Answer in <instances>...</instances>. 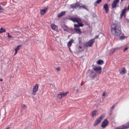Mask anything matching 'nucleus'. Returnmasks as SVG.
<instances>
[{
  "label": "nucleus",
  "mask_w": 129,
  "mask_h": 129,
  "mask_svg": "<svg viewBox=\"0 0 129 129\" xmlns=\"http://www.w3.org/2000/svg\"><path fill=\"white\" fill-rule=\"evenodd\" d=\"M121 28L115 24L111 25V32L114 37L119 36L121 33Z\"/></svg>",
  "instance_id": "obj_1"
},
{
  "label": "nucleus",
  "mask_w": 129,
  "mask_h": 129,
  "mask_svg": "<svg viewBox=\"0 0 129 129\" xmlns=\"http://www.w3.org/2000/svg\"><path fill=\"white\" fill-rule=\"evenodd\" d=\"M104 117V115H102L99 118H97L93 124L94 126H95L100 123Z\"/></svg>",
  "instance_id": "obj_2"
},
{
  "label": "nucleus",
  "mask_w": 129,
  "mask_h": 129,
  "mask_svg": "<svg viewBox=\"0 0 129 129\" xmlns=\"http://www.w3.org/2000/svg\"><path fill=\"white\" fill-rule=\"evenodd\" d=\"M39 86L38 84H36L32 90V94L33 95H35L36 94V92L38 89Z\"/></svg>",
  "instance_id": "obj_3"
},
{
  "label": "nucleus",
  "mask_w": 129,
  "mask_h": 129,
  "mask_svg": "<svg viewBox=\"0 0 129 129\" xmlns=\"http://www.w3.org/2000/svg\"><path fill=\"white\" fill-rule=\"evenodd\" d=\"M108 121L107 119H106L103 121L101 125V127L103 128H104L108 125Z\"/></svg>",
  "instance_id": "obj_4"
},
{
  "label": "nucleus",
  "mask_w": 129,
  "mask_h": 129,
  "mask_svg": "<svg viewBox=\"0 0 129 129\" xmlns=\"http://www.w3.org/2000/svg\"><path fill=\"white\" fill-rule=\"evenodd\" d=\"M71 19L74 22H77L78 23H82L81 19L79 18L75 17L72 18Z\"/></svg>",
  "instance_id": "obj_5"
},
{
  "label": "nucleus",
  "mask_w": 129,
  "mask_h": 129,
  "mask_svg": "<svg viewBox=\"0 0 129 129\" xmlns=\"http://www.w3.org/2000/svg\"><path fill=\"white\" fill-rule=\"evenodd\" d=\"M119 0H114L112 4V8H116L117 3L119 2Z\"/></svg>",
  "instance_id": "obj_6"
},
{
  "label": "nucleus",
  "mask_w": 129,
  "mask_h": 129,
  "mask_svg": "<svg viewBox=\"0 0 129 129\" xmlns=\"http://www.w3.org/2000/svg\"><path fill=\"white\" fill-rule=\"evenodd\" d=\"M48 8L46 7L44 8L43 9L40 10V13L41 15L44 14L47 11Z\"/></svg>",
  "instance_id": "obj_7"
},
{
  "label": "nucleus",
  "mask_w": 129,
  "mask_h": 129,
  "mask_svg": "<svg viewBox=\"0 0 129 129\" xmlns=\"http://www.w3.org/2000/svg\"><path fill=\"white\" fill-rule=\"evenodd\" d=\"M93 69L97 72L100 74L101 73V68L100 67H95L93 68Z\"/></svg>",
  "instance_id": "obj_8"
},
{
  "label": "nucleus",
  "mask_w": 129,
  "mask_h": 129,
  "mask_svg": "<svg viewBox=\"0 0 129 129\" xmlns=\"http://www.w3.org/2000/svg\"><path fill=\"white\" fill-rule=\"evenodd\" d=\"M95 39H92L90 40L88 42L87 44L89 47H91L92 46L94 42Z\"/></svg>",
  "instance_id": "obj_9"
},
{
  "label": "nucleus",
  "mask_w": 129,
  "mask_h": 129,
  "mask_svg": "<svg viewBox=\"0 0 129 129\" xmlns=\"http://www.w3.org/2000/svg\"><path fill=\"white\" fill-rule=\"evenodd\" d=\"M78 25L77 24H75L74 25V26L75 27L74 28H79V27H82L83 26V24L82 23H78Z\"/></svg>",
  "instance_id": "obj_10"
},
{
  "label": "nucleus",
  "mask_w": 129,
  "mask_h": 129,
  "mask_svg": "<svg viewBox=\"0 0 129 129\" xmlns=\"http://www.w3.org/2000/svg\"><path fill=\"white\" fill-rule=\"evenodd\" d=\"M97 114V111L96 110H95L92 112L91 116L93 117H95L96 115Z\"/></svg>",
  "instance_id": "obj_11"
},
{
  "label": "nucleus",
  "mask_w": 129,
  "mask_h": 129,
  "mask_svg": "<svg viewBox=\"0 0 129 129\" xmlns=\"http://www.w3.org/2000/svg\"><path fill=\"white\" fill-rule=\"evenodd\" d=\"M119 72L120 74H124L126 73V71L125 68H123L120 69L119 70Z\"/></svg>",
  "instance_id": "obj_12"
},
{
  "label": "nucleus",
  "mask_w": 129,
  "mask_h": 129,
  "mask_svg": "<svg viewBox=\"0 0 129 129\" xmlns=\"http://www.w3.org/2000/svg\"><path fill=\"white\" fill-rule=\"evenodd\" d=\"M103 8L105 9L106 11V13H107L109 11V8L108 5L107 4H105L103 6Z\"/></svg>",
  "instance_id": "obj_13"
},
{
  "label": "nucleus",
  "mask_w": 129,
  "mask_h": 129,
  "mask_svg": "<svg viewBox=\"0 0 129 129\" xmlns=\"http://www.w3.org/2000/svg\"><path fill=\"white\" fill-rule=\"evenodd\" d=\"M66 13L65 11H63L58 14L57 15L58 17H60L64 15Z\"/></svg>",
  "instance_id": "obj_14"
},
{
  "label": "nucleus",
  "mask_w": 129,
  "mask_h": 129,
  "mask_svg": "<svg viewBox=\"0 0 129 129\" xmlns=\"http://www.w3.org/2000/svg\"><path fill=\"white\" fill-rule=\"evenodd\" d=\"M74 30L76 32L79 34H81L82 32L81 31L80 28H74Z\"/></svg>",
  "instance_id": "obj_15"
},
{
  "label": "nucleus",
  "mask_w": 129,
  "mask_h": 129,
  "mask_svg": "<svg viewBox=\"0 0 129 129\" xmlns=\"http://www.w3.org/2000/svg\"><path fill=\"white\" fill-rule=\"evenodd\" d=\"M63 30L67 32H69L70 31V29L68 27L66 26H65L63 27Z\"/></svg>",
  "instance_id": "obj_16"
},
{
  "label": "nucleus",
  "mask_w": 129,
  "mask_h": 129,
  "mask_svg": "<svg viewBox=\"0 0 129 129\" xmlns=\"http://www.w3.org/2000/svg\"><path fill=\"white\" fill-rule=\"evenodd\" d=\"M51 26L52 29L55 30H56L57 29V28L56 26L54 24H52L51 25Z\"/></svg>",
  "instance_id": "obj_17"
},
{
  "label": "nucleus",
  "mask_w": 129,
  "mask_h": 129,
  "mask_svg": "<svg viewBox=\"0 0 129 129\" xmlns=\"http://www.w3.org/2000/svg\"><path fill=\"white\" fill-rule=\"evenodd\" d=\"M73 42V40L72 39H71L68 43L67 45L68 46L70 47L71 45L72 44Z\"/></svg>",
  "instance_id": "obj_18"
},
{
  "label": "nucleus",
  "mask_w": 129,
  "mask_h": 129,
  "mask_svg": "<svg viewBox=\"0 0 129 129\" xmlns=\"http://www.w3.org/2000/svg\"><path fill=\"white\" fill-rule=\"evenodd\" d=\"M124 127V126L123 125L116 128L115 129H125Z\"/></svg>",
  "instance_id": "obj_19"
},
{
  "label": "nucleus",
  "mask_w": 129,
  "mask_h": 129,
  "mask_svg": "<svg viewBox=\"0 0 129 129\" xmlns=\"http://www.w3.org/2000/svg\"><path fill=\"white\" fill-rule=\"evenodd\" d=\"M69 92L68 91L66 92H60V93L62 97H63L65 96Z\"/></svg>",
  "instance_id": "obj_20"
},
{
  "label": "nucleus",
  "mask_w": 129,
  "mask_h": 129,
  "mask_svg": "<svg viewBox=\"0 0 129 129\" xmlns=\"http://www.w3.org/2000/svg\"><path fill=\"white\" fill-rule=\"evenodd\" d=\"M124 126L125 129L129 127V122H128L126 123L123 125Z\"/></svg>",
  "instance_id": "obj_21"
},
{
  "label": "nucleus",
  "mask_w": 129,
  "mask_h": 129,
  "mask_svg": "<svg viewBox=\"0 0 129 129\" xmlns=\"http://www.w3.org/2000/svg\"><path fill=\"white\" fill-rule=\"evenodd\" d=\"M97 63L99 64H102L103 63V61L101 60H100L97 62Z\"/></svg>",
  "instance_id": "obj_22"
},
{
  "label": "nucleus",
  "mask_w": 129,
  "mask_h": 129,
  "mask_svg": "<svg viewBox=\"0 0 129 129\" xmlns=\"http://www.w3.org/2000/svg\"><path fill=\"white\" fill-rule=\"evenodd\" d=\"M126 10L127 9L125 7L124 8L122 11L121 13L123 15H124L125 14L126 12Z\"/></svg>",
  "instance_id": "obj_23"
},
{
  "label": "nucleus",
  "mask_w": 129,
  "mask_h": 129,
  "mask_svg": "<svg viewBox=\"0 0 129 129\" xmlns=\"http://www.w3.org/2000/svg\"><path fill=\"white\" fill-rule=\"evenodd\" d=\"M0 29L1 31H0V33H4L6 31L5 29L3 28H1Z\"/></svg>",
  "instance_id": "obj_24"
},
{
  "label": "nucleus",
  "mask_w": 129,
  "mask_h": 129,
  "mask_svg": "<svg viewBox=\"0 0 129 129\" xmlns=\"http://www.w3.org/2000/svg\"><path fill=\"white\" fill-rule=\"evenodd\" d=\"M126 38V37H125V36H124V35H122L120 36L119 39L120 40H122Z\"/></svg>",
  "instance_id": "obj_25"
},
{
  "label": "nucleus",
  "mask_w": 129,
  "mask_h": 129,
  "mask_svg": "<svg viewBox=\"0 0 129 129\" xmlns=\"http://www.w3.org/2000/svg\"><path fill=\"white\" fill-rule=\"evenodd\" d=\"M102 0H97L96 3L94 4V5L95 6L97 5V4H99L102 1Z\"/></svg>",
  "instance_id": "obj_26"
},
{
  "label": "nucleus",
  "mask_w": 129,
  "mask_h": 129,
  "mask_svg": "<svg viewBox=\"0 0 129 129\" xmlns=\"http://www.w3.org/2000/svg\"><path fill=\"white\" fill-rule=\"evenodd\" d=\"M119 48H114L113 49H112L111 51L112 52V54L114 53L116 51V50H117Z\"/></svg>",
  "instance_id": "obj_27"
},
{
  "label": "nucleus",
  "mask_w": 129,
  "mask_h": 129,
  "mask_svg": "<svg viewBox=\"0 0 129 129\" xmlns=\"http://www.w3.org/2000/svg\"><path fill=\"white\" fill-rule=\"evenodd\" d=\"M57 97L59 99H61L62 97L60 93L58 95H57Z\"/></svg>",
  "instance_id": "obj_28"
},
{
  "label": "nucleus",
  "mask_w": 129,
  "mask_h": 129,
  "mask_svg": "<svg viewBox=\"0 0 129 129\" xmlns=\"http://www.w3.org/2000/svg\"><path fill=\"white\" fill-rule=\"evenodd\" d=\"M21 45H19L15 49V50L16 51H17L19 49V47L21 46Z\"/></svg>",
  "instance_id": "obj_29"
},
{
  "label": "nucleus",
  "mask_w": 129,
  "mask_h": 129,
  "mask_svg": "<svg viewBox=\"0 0 129 129\" xmlns=\"http://www.w3.org/2000/svg\"><path fill=\"white\" fill-rule=\"evenodd\" d=\"M6 35H7L8 37L9 38H12V36L10 35L9 33H7Z\"/></svg>",
  "instance_id": "obj_30"
},
{
  "label": "nucleus",
  "mask_w": 129,
  "mask_h": 129,
  "mask_svg": "<svg viewBox=\"0 0 129 129\" xmlns=\"http://www.w3.org/2000/svg\"><path fill=\"white\" fill-rule=\"evenodd\" d=\"M22 107L23 109H25L26 107V106L24 104H22Z\"/></svg>",
  "instance_id": "obj_31"
},
{
  "label": "nucleus",
  "mask_w": 129,
  "mask_h": 129,
  "mask_svg": "<svg viewBox=\"0 0 129 129\" xmlns=\"http://www.w3.org/2000/svg\"><path fill=\"white\" fill-rule=\"evenodd\" d=\"M80 7H82L83 8H84L85 9H86L87 10V9H86V6H81Z\"/></svg>",
  "instance_id": "obj_32"
},
{
  "label": "nucleus",
  "mask_w": 129,
  "mask_h": 129,
  "mask_svg": "<svg viewBox=\"0 0 129 129\" xmlns=\"http://www.w3.org/2000/svg\"><path fill=\"white\" fill-rule=\"evenodd\" d=\"M106 95V92H103V94H102V95L103 96H105Z\"/></svg>",
  "instance_id": "obj_33"
},
{
  "label": "nucleus",
  "mask_w": 129,
  "mask_h": 129,
  "mask_svg": "<svg viewBox=\"0 0 129 129\" xmlns=\"http://www.w3.org/2000/svg\"><path fill=\"white\" fill-rule=\"evenodd\" d=\"M123 14H122L121 13V14L120 16V19H122V16H123Z\"/></svg>",
  "instance_id": "obj_34"
},
{
  "label": "nucleus",
  "mask_w": 129,
  "mask_h": 129,
  "mask_svg": "<svg viewBox=\"0 0 129 129\" xmlns=\"http://www.w3.org/2000/svg\"><path fill=\"white\" fill-rule=\"evenodd\" d=\"M128 48L127 47L125 48L123 50V52H125V51H126L127 49Z\"/></svg>",
  "instance_id": "obj_35"
},
{
  "label": "nucleus",
  "mask_w": 129,
  "mask_h": 129,
  "mask_svg": "<svg viewBox=\"0 0 129 129\" xmlns=\"http://www.w3.org/2000/svg\"><path fill=\"white\" fill-rule=\"evenodd\" d=\"M56 69L57 70L59 71L60 70V68L59 67H58Z\"/></svg>",
  "instance_id": "obj_36"
},
{
  "label": "nucleus",
  "mask_w": 129,
  "mask_h": 129,
  "mask_svg": "<svg viewBox=\"0 0 129 129\" xmlns=\"http://www.w3.org/2000/svg\"><path fill=\"white\" fill-rule=\"evenodd\" d=\"M114 105H113L112 106V107L111 108V109H113L114 107Z\"/></svg>",
  "instance_id": "obj_37"
},
{
  "label": "nucleus",
  "mask_w": 129,
  "mask_h": 129,
  "mask_svg": "<svg viewBox=\"0 0 129 129\" xmlns=\"http://www.w3.org/2000/svg\"><path fill=\"white\" fill-rule=\"evenodd\" d=\"M96 75V74H94V75H93L92 76V77H94Z\"/></svg>",
  "instance_id": "obj_38"
},
{
  "label": "nucleus",
  "mask_w": 129,
  "mask_h": 129,
  "mask_svg": "<svg viewBox=\"0 0 129 129\" xmlns=\"http://www.w3.org/2000/svg\"><path fill=\"white\" fill-rule=\"evenodd\" d=\"M98 36H96L95 37V39H96V38H98Z\"/></svg>",
  "instance_id": "obj_39"
},
{
  "label": "nucleus",
  "mask_w": 129,
  "mask_h": 129,
  "mask_svg": "<svg viewBox=\"0 0 129 129\" xmlns=\"http://www.w3.org/2000/svg\"><path fill=\"white\" fill-rule=\"evenodd\" d=\"M17 51H15V55L16 54H17Z\"/></svg>",
  "instance_id": "obj_40"
},
{
  "label": "nucleus",
  "mask_w": 129,
  "mask_h": 129,
  "mask_svg": "<svg viewBox=\"0 0 129 129\" xmlns=\"http://www.w3.org/2000/svg\"><path fill=\"white\" fill-rule=\"evenodd\" d=\"M79 48H82V47H81V46H79Z\"/></svg>",
  "instance_id": "obj_41"
},
{
  "label": "nucleus",
  "mask_w": 129,
  "mask_h": 129,
  "mask_svg": "<svg viewBox=\"0 0 129 129\" xmlns=\"http://www.w3.org/2000/svg\"><path fill=\"white\" fill-rule=\"evenodd\" d=\"M0 80L1 81H3V80L2 79H0Z\"/></svg>",
  "instance_id": "obj_42"
},
{
  "label": "nucleus",
  "mask_w": 129,
  "mask_h": 129,
  "mask_svg": "<svg viewBox=\"0 0 129 129\" xmlns=\"http://www.w3.org/2000/svg\"><path fill=\"white\" fill-rule=\"evenodd\" d=\"M127 9L128 10H129V5L128 6V7L127 8Z\"/></svg>",
  "instance_id": "obj_43"
},
{
  "label": "nucleus",
  "mask_w": 129,
  "mask_h": 129,
  "mask_svg": "<svg viewBox=\"0 0 129 129\" xmlns=\"http://www.w3.org/2000/svg\"><path fill=\"white\" fill-rule=\"evenodd\" d=\"M21 38V37H18V38Z\"/></svg>",
  "instance_id": "obj_44"
},
{
  "label": "nucleus",
  "mask_w": 129,
  "mask_h": 129,
  "mask_svg": "<svg viewBox=\"0 0 129 129\" xmlns=\"http://www.w3.org/2000/svg\"><path fill=\"white\" fill-rule=\"evenodd\" d=\"M16 37V36H14V37H13V38H15V37Z\"/></svg>",
  "instance_id": "obj_45"
},
{
  "label": "nucleus",
  "mask_w": 129,
  "mask_h": 129,
  "mask_svg": "<svg viewBox=\"0 0 129 129\" xmlns=\"http://www.w3.org/2000/svg\"><path fill=\"white\" fill-rule=\"evenodd\" d=\"M6 129H9V128L8 127Z\"/></svg>",
  "instance_id": "obj_46"
}]
</instances>
